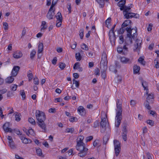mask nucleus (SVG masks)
Listing matches in <instances>:
<instances>
[{
  "mask_svg": "<svg viewBox=\"0 0 159 159\" xmlns=\"http://www.w3.org/2000/svg\"><path fill=\"white\" fill-rule=\"evenodd\" d=\"M116 107H117V111L116 113L115 118V126L118 127L120 124L122 120V106L121 104L120 103L119 99H117L116 101Z\"/></svg>",
  "mask_w": 159,
  "mask_h": 159,
  "instance_id": "f257e3e1",
  "label": "nucleus"
},
{
  "mask_svg": "<svg viewBox=\"0 0 159 159\" xmlns=\"http://www.w3.org/2000/svg\"><path fill=\"white\" fill-rule=\"evenodd\" d=\"M125 30L127 32V37L128 38L129 43H132V39H134L137 36V29L135 27L134 29H131L130 27H126Z\"/></svg>",
  "mask_w": 159,
  "mask_h": 159,
  "instance_id": "f03ea898",
  "label": "nucleus"
},
{
  "mask_svg": "<svg viewBox=\"0 0 159 159\" xmlns=\"http://www.w3.org/2000/svg\"><path fill=\"white\" fill-rule=\"evenodd\" d=\"M132 6H133V5L132 4H130V5L129 10L127 11L125 13H123L125 18L129 19L132 17H134L136 18H139V14L130 12L131 11V8L132 7Z\"/></svg>",
  "mask_w": 159,
  "mask_h": 159,
  "instance_id": "7ed1b4c3",
  "label": "nucleus"
},
{
  "mask_svg": "<svg viewBox=\"0 0 159 159\" xmlns=\"http://www.w3.org/2000/svg\"><path fill=\"white\" fill-rule=\"evenodd\" d=\"M126 0H121L117 3V5L120 7V9L121 11L123 10V13L129 10L130 5L127 6L125 5L126 3Z\"/></svg>",
  "mask_w": 159,
  "mask_h": 159,
  "instance_id": "20e7f679",
  "label": "nucleus"
},
{
  "mask_svg": "<svg viewBox=\"0 0 159 159\" xmlns=\"http://www.w3.org/2000/svg\"><path fill=\"white\" fill-rule=\"evenodd\" d=\"M35 116L38 122L45 121L46 119L45 113L39 110L36 111Z\"/></svg>",
  "mask_w": 159,
  "mask_h": 159,
  "instance_id": "39448f33",
  "label": "nucleus"
},
{
  "mask_svg": "<svg viewBox=\"0 0 159 159\" xmlns=\"http://www.w3.org/2000/svg\"><path fill=\"white\" fill-rule=\"evenodd\" d=\"M114 144L115 155L117 157L120 153L121 150L120 143L118 141L115 140H114Z\"/></svg>",
  "mask_w": 159,
  "mask_h": 159,
  "instance_id": "423d86ee",
  "label": "nucleus"
},
{
  "mask_svg": "<svg viewBox=\"0 0 159 159\" xmlns=\"http://www.w3.org/2000/svg\"><path fill=\"white\" fill-rule=\"evenodd\" d=\"M116 24H114L112 28L110 30L109 33V39L111 42L112 41L115 42V40L116 39V35L114 32V30L115 28Z\"/></svg>",
  "mask_w": 159,
  "mask_h": 159,
  "instance_id": "0eeeda50",
  "label": "nucleus"
},
{
  "mask_svg": "<svg viewBox=\"0 0 159 159\" xmlns=\"http://www.w3.org/2000/svg\"><path fill=\"white\" fill-rule=\"evenodd\" d=\"M107 62V55L106 53L105 52H102V59L101 61L100 64H103L104 66V67L106 68V69H107V67L105 66L106 63Z\"/></svg>",
  "mask_w": 159,
  "mask_h": 159,
  "instance_id": "6e6552de",
  "label": "nucleus"
},
{
  "mask_svg": "<svg viewBox=\"0 0 159 159\" xmlns=\"http://www.w3.org/2000/svg\"><path fill=\"white\" fill-rule=\"evenodd\" d=\"M10 127V123L9 122H6L3 125V129L5 132L11 133L12 130Z\"/></svg>",
  "mask_w": 159,
  "mask_h": 159,
  "instance_id": "1a4fd4ad",
  "label": "nucleus"
},
{
  "mask_svg": "<svg viewBox=\"0 0 159 159\" xmlns=\"http://www.w3.org/2000/svg\"><path fill=\"white\" fill-rule=\"evenodd\" d=\"M106 118H101V121L100 123V126L103 129V131L104 132L106 130V125L107 124Z\"/></svg>",
  "mask_w": 159,
  "mask_h": 159,
  "instance_id": "9d476101",
  "label": "nucleus"
},
{
  "mask_svg": "<svg viewBox=\"0 0 159 159\" xmlns=\"http://www.w3.org/2000/svg\"><path fill=\"white\" fill-rule=\"evenodd\" d=\"M55 10H52L49 9L47 15L46 17L49 20L53 19V17L55 15Z\"/></svg>",
  "mask_w": 159,
  "mask_h": 159,
  "instance_id": "9b49d317",
  "label": "nucleus"
},
{
  "mask_svg": "<svg viewBox=\"0 0 159 159\" xmlns=\"http://www.w3.org/2000/svg\"><path fill=\"white\" fill-rule=\"evenodd\" d=\"M121 62L123 64H130L132 63V61L129 59L123 57H120Z\"/></svg>",
  "mask_w": 159,
  "mask_h": 159,
  "instance_id": "f8f14e48",
  "label": "nucleus"
},
{
  "mask_svg": "<svg viewBox=\"0 0 159 159\" xmlns=\"http://www.w3.org/2000/svg\"><path fill=\"white\" fill-rule=\"evenodd\" d=\"M20 67L18 66H14L12 70L11 75L13 77L16 76L17 75L18 72L20 69Z\"/></svg>",
  "mask_w": 159,
  "mask_h": 159,
  "instance_id": "ddd939ff",
  "label": "nucleus"
},
{
  "mask_svg": "<svg viewBox=\"0 0 159 159\" xmlns=\"http://www.w3.org/2000/svg\"><path fill=\"white\" fill-rule=\"evenodd\" d=\"M44 121H39L37 122V123L39 126L43 130L42 131L44 132H46V125Z\"/></svg>",
  "mask_w": 159,
  "mask_h": 159,
  "instance_id": "4468645a",
  "label": "nucleus"
},
{
  "mask_svg": "<svg viewBox=\"0 0 159 159\" xmlns=\"http://www.w3.org/2000/svg\"><path fill=\"white\" fill-rule=\"evenodd\" d=\"M77 111L79 114L82 116L85 115L86 114L85 110L83 106H79L78 108Z\"/></svg>",
  "mask_w": 159,
  "mask_h": 159,
  "instance_id": "2eb2a0df",
  "label": "nucleus"
},
{
  "mask_svg": "<svg viewBox=\"0 0 159 159\" xmlns=\"http://www.w3.org/2000/svg\"><path fill=\"white\" fill-rule=\"evenodd\" d=\"M76 149L79 151H84L85 148H87L85 147V144H80L78 143V144H77L76 146Z\"/></svg>",
  "mask_w": 159,
  "mask_h": 159,
  "instance_id": "dca6fc26",
  "label": "nucleus"
},
{
  "mask_svg": "<svg viewBox=\"0 0 159 159\" xmlns=\"http://www.w3.org/2000/svg\"><path fill=\"white\" fill-rule=\"evenodd\" d=\"M22 56V54L20 51H17L13 53V57L16 59L20 58Z\"/></svg>",
  "mask_w": 159,
  "mask_h": 159,
  "instance_id": "f3484780",
  "label": "nucleus"
},
{
  "mask_svg": "<svg viewBox=\"0 0 159 159\" xmlns=\"http://www.w3.org/2000/svg\"><path fill=\"white\" fill-rule=\"evenodd\" d=\"M88 150L87 148H85L84 151H80V152L78 153V156L82 157H84L87 155Z\"/></svg>",
  "mask_w": 159,
  "mask_h": 159,
  "instance_id": "a211bd4d",
  "label": "nucleus"
},
{
  "mask_svg": "<svg viewBox=\"0 0 159 159\" xmlns=\"http://www.w3.org/2000/svg\"><path fill=\"white\" fill-rule=\"evenodd\" d=\"M136 44L134 45L135 48L134 49V50L135 51L137 49L139 50L140 48V44L141 43L140 41L138 39L136 40L135 42Z\"/></svg>",
  "mask_w": 159,
  "mask_h": 159,
  "instance_id": "6ab92c4d",
  "label": "nucleus"
},
{
  "mask_svg": "<svg viewBox=\"0 0 159 159\" xmlns=\"http://www.w3.org/2000/svg\"><path fill=\"white\" fill-rule=\"evenodd\" d=\"M142 85L144 89V90H146V94H148V83L146 81H143L142 82Z\"/></svg>",
  "mask_w": 159,
  "mask_h": 159,
  "instance_id": "aec40b11",
  "label": "nucleus"
},
{
  "mask_svg": "<svg viewBox=\"0 0 159 159\" xmlns=\"http://www.w3.org/2000/svg\"><path fill=\"white\" fill-rule=\"evenodd\" d=\"M56 18L57 19V22L59 21L60 22H62V17L61 13L58 12L55 16Z\"/></svg>",
  "mask_w": 159,
  "mask_h": 159,
  "instance_id": "412c9836",
  "label": "nucleus"
},
{
  "mask_svg": "<svg viewBox=\"0 0 159 159\" xmlns=\"http://www.w3.org/2000/svg\"><path fill=\"white\" fill-rule=\"evenodd\" d=\"M20 138L22 140L23 143L25 144L31 143V140L30 139H28L22 136H20Z\"/></svg>",
  "mask_w": 159,
  "mask_h": 159,
  "instance_id": "4be33fe9",
  "label": "nucleus"
},
{
  "mask_svg": "<svg viewBox=\"0 0 159 159\" xmlns=\"http://www.w3.org/2000/svg\"><path fill=\"white\" fill-rule=\"evenodd\" d=\"M80 64L79 62H76L75 63L73 66V69H78L79 71H82L83 69L82 68L80 67Z\"/></svg>",
  "mask_w": 159,
  "mask_h": 159,
  "instance_id": "5701e85b",
  "label": "nucleus"
},
{
  "mask_svg": "<svg viewBox=\"0 0 159 159\" xmlns=\"http://www.w3.org/2000/svg\"><path fill=\"white\" fill-rule=\"evenodd\" d=\"M84 139V138L83 136L81 135L80 136L77 138L76 140L77 144H78L79 143L80 144L84 143L83 142Z\"/></svg>",
  "mask_w": 159,
  "mask_h": 159,
  "instance_id": "b1692460",
  "label": "nucleus"
},
{
  "mask_svg": "<svg viewBox=\"0 0 159 159\" xmlns=\"http://www.w3.org/2000/svg\"><path fill=\"white\" fill-rule=\"evenodd\" d=\"M131 23L132 22L130 20H128L125 21L121 25L122 27L124 26L125 27L127 26L130 25Z\"/></svg>",
  "mask_w": 159,
  "mask_h": 159,
  "instance_id": "393cba45",
  "label": "nucleus"
},
{
  "mask_svg": "<svg viewBox=\"0 0 159 159\" xmlns=\"http://www.w3.org/2000/svg\"><path fill=\"white\" fill-rule=\"evenodd\" d=\"M38 53L39 54L41 53L43 50V44L42 43H40L38 47Z\"/></svg>",
  "mask_w": 159,
  "mask_h": 159,
  "instance_id": "a878e982",
  "label": "nucleus"
},
{
  "mask_svg": "<svg viewBox=\"0 0 159 159\" xmlns=\"http://www.w3.org/2000/svg\"><path fill=\"white\" fill-rule=\"evenodd\" d=\"M134 72V74H137L140 70V67L137 65H134L133 67Z\"/></svg>",
  "mask_w": 159,
  "mask_h": 159,
  "instance_id": "bb28decb",
  "label": "nucleus"
},
{
  "mask_svg": "<svg viewBox=\"0 0 159 159\" xmlns=\"http://www.w3.org/2000/svg\"><path fill=\"white\" fill-rule=\"evenodd\" d=\"M27 133V135L29 136L30 135L34 136L35 134L34 132V130L31 128H30L28 131V132Z\"/></svg>",
  "mask_w": 159,
  "mask_h": 159,
  "instance_id": "cd10ccee",
  "label": "nucleus"
},
{
  "mask_svg": "<svg viewBox=\"0 0 159 159\" xmlns=\"http://www.w3.org/2000/svg\"><path fill=\"white\" fill-rule=\"evenodd\" d=\"M148 95L147 98V100L148 101H150V100H151V101H152V100L153 99L154 97V94L152 93H148V94H146Z\"/></svg>",
  "mask_w": 159,
  "mask_h": 159,
  "instance_id": "c85d7f7f",
  "label": "nucleus"
},
{
  "mask_svg": "<svg viewBox=\"0 0 159 159\" xmlns=\"http://www.w3.org/2000/svg\"><path fill=\"white\" fill-rule=\"evenodd\" d=\"M14 79L12 76L8 77L5 80L6 82L7 83H11L14 81Z\"/></svg>",
  "mask_w": 159,
  "mask_h": 159,
  "instance_id": "c756f323",
  "label": "nucleus"
},
{
  "mask_svg": "<svg viewBox=\"0 0 159 159\" xmlns=\"http://www.w3.org/2000/svg\"><path fill=\"white\" fill-rule=\"evenodd\" d=\"M36 152L38 156L42 157H44V156L43 155L42 150L40 148L36 149Z\"/></svg>",
  "mask_w": 159,
  "mask_h": 159,
  "instance_id": "7c9ffc66",
  "label": "nucleus"
},
{
  "mask_svg": "<svg viewBox=\"0 0 159 159\" xmlns=\"http://www.w3.org/2000/svg\"><path fill=\"white\" fill-rule=\"evenodd\" d=\"M14 115H15V120L17 121H19L20 120V114L18 112H16Z\"/></svg>",
  "mask_w": 159,
  "mask_h": 159,
  "instance_id": "2f4dec72",
  "label": "nucleus"
},
{
  "mask_svg": "<svg viewBox=\"0 0 159 159\" xmlns=\"http://www.w3.org/2000/svg\"><path fill=\"white\" fill-rule=\"evenodd\" d=\"M138 61L143 66H144L145 65V61H144V59L141 57H140L138 59Z\"/></svg>",
  "mask_w": 159,
  "mask_h": 159,
  "instance_id": "473e14b6",
  "label": "nucleus"
},
{
  "mask_svg": "<svg viewBox=\"0 0 159 159\" xmlns=\"http://www.w3.org/2000/svg\"><path fill=\"white\" fill-rule=\"evenodd\" d=\"M20 94L23 100H25V94L24 90H22L20 91Z\"/></svg>",
  "mask_w": 159,
  "mask_h": 159,
  "instance_id": "72a5a7b5",
  "label": "nucleus"
},
{
  "mask_svg": "<svg viewBox=\"0 0 159 159\" xmlns=\"http://www.w3.org/2000/svg\"><path fill=\"white\" fill-rule=\"evenodd\" d=\"M17 85L16 84H12L10 87V89L12 91H15L16 90Z\"/></svg>",
  "mask_w": 159,
  "mask_h": 159,
  "instance_id": "f704fd0d",
  "label": "nucleus"
},
{
  "mask_svg": "<svg viewBox=\"0 0 159 159\" xmlns=\"http://www.w3.org/2000/svg\"><path fill=\"white\" fill-rule=\"evenodd\" d=\"M75 58L77 61H80L82 57L80 54V53H77L75 54Z\"/></svg>",
  "mask_w": 159,
  "mask_h": 159,
  "instance_id": "c9c22d12",
  "label": "nucleus"
},
{
  "mask_svg": "<svg viewBox=\"0 0 159 159\" xmlns=\"http://www.w3.org/2000/svg\"><path fill=\"white\" fill-rule=\"evenodd\" d=\"M36 53V52L35 50H33L30 54V58L33 59Z\"/></svg>",
  "mask_w": 159,
  "mask_h": 159,
  "instance_id": "e433bc0d",
  "label": "nucleus"
},
{
  "mask_svg": "<svg viewBox=\"0 0 159 159\" xmlns=\"http://www.w3.org/2000/svg\"><path fill=\"white\" fill-rule=\"evenodd\" d=\"M123 51L124 50H123V49L122 47L119 46L117 47V51L119 53H120L122 55H124L123 53Z\"/></svg>",
  "mask_w": 159,
  "mask_h": 159,
  "instance_id": "4c0bfd02",
  "label": "nucleus"
},
{
  "mask_svg": "<svg viewBox=\"0 0 159 159\" xmlns=\"http://www.w3.org/2000/svg\"><path fill=\"white\" fill-rule=\"evenodd\" d=\"M81 48L83 49L88 51L89 50V48L88 46L85 43H83L81 45Z\"/></svg>",
  "mask_w": 159,
  "mask_h": 159,
  "instance_id": "58836bf2",
  "label": "nucleus"
},
{
  "mask_svg": "<svg viewBox=\"0 0 159 159\" xmlns=\"http://www.w3.org/2000/svg\"><path fill=\"white\" fill-rule=\"evenodd\" d=\"M144 105L145 107L148 110H150L151 108V107L149 105V102L148 101H146V102L144 103Z\"/></svg>",
  "mask_w": 159,
  "mask_h": 159,
  "instance_id": "ea45409f",
  "label": "nucleus"
},
{
  "mask_svg": "<svg viewBox=\"0 0 159 159\" xmlns=\"http://www.w3.org/2000/svg\"><path fill=\"white\" fill-rule=\"evenodd\" d=\"M154 63L156 68H159V63L158 62V58H157L154 60Z\"/></svg>",
  "mask_w": 159,
  "mask_h": 159,
  "instance_id": "a19ab883",
  "label": "nucleus"
},
{
  "mask_svg": "<svg viewBox=\"0 0 159 159\" xmlns=\"http://www.w3.org/2000/svg\"><path fill=\"white\" fill-rule=\"evenodd\" d=\"M106 70V68L104 67V70L102 72V74H101V76L102 78H103L104 79H105L106 77V73L104 70Z\"/></svg>",
  "mask_w": 159,
  "mask_h": 159,
  "instance_id": "79ce46f5",
  "label": "nucleus"
},
{
  "mask_svg": "<svg viewBox=\"0 0 159 159\" xmlns=\"http://www.w3.org/2000/svg\"><path fill=\"white\" fill-rule=\"evenodd\" d=\"M109 140V138L108 135H105L104 136L103 138V143L105 144H106L107 143V141Z\"/></svg>",
  "mask_w": 159,
  "mask_h": 159,
  "instance_id": "37998d69",
  "label": "nucleus"
},
{
  "mask_svg": "<svg viewBox=\"0 0 159 159\" xmlns=\"http://www.w3.org/2000/svg\"><path fill=\"white\" fill-rule=\"evenodd\" d=\"M57 1H56L55 2H54V0H53L52 2V5H51L50 8H49V9L55 10V8H54V7L56 5V4L57 3Z\"/></svg>",
  "mask_w": 159,
  "mask_h": 159,
  "instance_id": "c03bdc74",
  "label": "nucleus"
},
{
  "mask_svg": "<svg viewBox=\"0 0 159 159\" xmlns=\"http://www.w3.org/2000/svg\"><path fill=\"white\" fill-rule=\"evenodd\" d=\"M125 27L124 26H121V28L119 29V30L118 31V33L119 34H122L124 32L125 29H124Z\"/></svg>",
  "mask_w": 159,
  "mask_h": 159,
  "instance_id": "a18cd8bd",
  "label": "nucleus"
},
{
  "mask_svg": "<svg viewBox=\"0 0 159 159\" xmlns=\"http://www.w3.org/2000/svg\"><path fill=\"white\" fill-rule=\"evenodd\" d=\"M29 121L33 125L35 124L36 123L35 120L32 118H30L28 119Z\"/></svg>",
  "mask_w": 159,
  "mask_h": 159,
  "instance_id": "49530a36",
  "label": "nucleus"
},
{
  "mask_svg": "<svg viewBox=\"0 0 159 159\" xmlns=\"http://www.w3.org/2000/svg\"><path fill=\"white\" fill-rule=\"evenodd\" d=\"M127 134L125 133H122V137L125 141H126L127 140Z\"/></svg>",
  "mask_w": 159,
  "mask_h": 159,
  "instance_id": "de8ad7c7",
  "label": "nucleus"
},
{
  "mask_svg": "<svg viewBox=\"0 0 159 159\" xmlns=\"http://www.w3.org/2000/svg\"><path fill=\"white\" fill-rule=\"evenodd\" d=\"M80 36L81 39H83L84 37V30L83 29L80 30L79 31Z\"/></svg>",
  "mask_w": 159,
  "mask_h": 159,
  "instance_id": "09e8293b",
  "label": "nucleus"
},
{
  "mask_svg": "<svg viewBox=\"0 0 159 159\" xmlns=\"http://www.w3.org/2000/svg\"><path fill=\"white\" fill-rule=\"evenodd\" d=\"M9 143V146L11 148L15 149L16 148V146L14 144V143L13 141L10 142Z\"/></svg>",
  "mask_w": 159,
  "mask_h": 159,
  "instance_id": "8fccbe9b",
  "label": "nucleus"
},
{
  "mask_svg": "<svg viewBox=\"0 0 159 159\" xmlns=\"http://www.w3.org/2000/svg\"><path fill=\"white\" fill-rule=\"evenodd\" d=\"M74 131V129L73 128H67L66 129V131L67 133H72Z\"/></svg>",
  "mask_w": 159,
  "mask_h": 159,
  "instance_id": "3c124183",
  "label": "nucleus"
},
{
  "mask_svg": "<svg viewBox=\"0 0 159 159\" xmlns=\"http://www.w3.org/2000/svg\"><path fill=\"white\" fill-rule=\"evenodd\" d=\"M123 49V53L124 55H125L127 54V52L128 51V49L127 48L126 46L125 45L124 46L123 48H122Z\"/></svg>",
  "mask_w": 159,
  "mask_h": 159,
  "instance_id": "603ef678",
  "label": "nucleus"
},
{
  "mask_svg": "<svg viewBox=\"0 0 159 159\" xmlns=\"http://www.w3.org/2000/svg\"><path fill=\"white\" fill-rule=\"evenodd\" d=\"M34 83L35 85H38L39 84V80L37 77H35L34 79Z\"/></svg>",
  "mask_w": 159,
  "mask_h": 159,
  "instance_id": "864d4df0",
  "label": "nucleus"
},
{
  "mask_svg": "<svg viewBox=\"0 0 159 159\" xmlns=\"http://www.w3.org/2000/svg\"><path fill=\"white\" fill-rule=\"evenodd\" d=\"M66 67V65L64 63H61L59 66V68L62 70H63Z\"/></svg>",
  "mask_w": 159,
  "mask_h": 159,
  "instance_id": "5fc2aeb1",
  "label": "nucleus"
},
{
  "mask_svg": "<svg viewBox=\"0 0 159 159\" xmlns=\"http://www.w3.org/2000/svg\"><path fill=\"white\" fill-rule=\"evenodd\" d=\"M96 1L100 5H103L104 4V1L107 2L108 0H96Z\"/></svg>",
  "mask_w": 159,
  "mask_h": 159,
  "instance_id": "6e6d98bb",
  "label": "nucleus"
},
{
  "mask_svg": "<svg viewBox=\"0 0 159 159\" xmlns=\"http://www.w3.org/2000/svg\"><path fill=\"white\" fill-rule=\"evenodd\" d=\"M73 84H75V86L77 88L80 85L78 81L75 80V79H73Z\"/></svg>",
  "mask_w": 159,
  "mask_h": 159,
  "instance_id": "4d7b16f0",
  "label": "nucleus"
},
{
  "mask_svg": "<svg viewBox=\"0 0 159 159\" xmlns=\"http://www.w3.org/2000/svg\"><path fill=\"white\" fill-rule=\"evenodd\" d=\"M93 137L92 136H90L89 137H87L86 138V142H88L90 141L93 139Z\"/></svg>",
  "mask_w": 159,
  "mask_h": 159,
  "instance_id": "13d9d810",
  "label": "nucleus"
},
{
  "mask_svg": "<svg viewBox=\"0 0 159 159\" xmlns=\"http://www.w3.org/2000/svg\"><path fill=\"white\" fill-rule=\"evenodd\" d=\"M99 124V122L98 120H96L94 122V125L93 127L94 128H96L98 126Z\"/></svg>",
  "mask_w": 159,
  "mask_h": 159,
  "instance_id": "bf43d9fd",
  "label": "nucleus"
},
{
  "mask_svg": "<svg viewBox=\"0 0 159 159\" xmlns=\"http://www.w3.org/2000/svg\"><path fill=\"white\" fill-rule=\"evenodd\" d=\"M3 25L4 27V29L5 30H6L8 29V26L7 23V22H4L3 23Z\"/></svg>",
  "mask_w": 159,
  "mask_h": 159,
  "instance_id": "052dcab7",
  "label": "nucleus"
},
{
  "mask_svg": "<svg viewBox=\"0 0 159 159\" xmlns=\"http://www.w3.org/2000/svg\"><path fill=\"white\" fill-rule=\"evenodd\" d=\"M148 124L151 125L152 126L154 125V122L153 121L151 120H148L147 121Z\"/></svg>",
  "mask_w": 159,
  "mask_h": 159,
  "instance_id": "680f3d73",
  "label": "nucleus"
},
{
  "mask_svg": "<svg viewBox=\"0 0 159 159\" xmlns=\"http://www.w3.org/2000/svg\"><path fill=\"white\" fill-rule=\"evenodd\" d=\"M119 43L120 44H122L124 42V39L122 36H120L119 37Z\"/></svg>",
  "mask_w": 159,
  "mask_h": 159,
  "instance_id": "e2e57ef3",
  "label": "nucleus"
},
{
  "mask_svg": "<svg viewBox=\"0 0 159 159\" xmlns=\"http://www.w3.org/2000/svg\"><path fill=\"white\" fill-rule=\"evenodd\" d=\"M100 70L99 68H97L95 70V74L96 75H99Z\"/></svg>",
  "mask_w": 159,
  "mask_h": 159,
  "instance_id": "0e129e2a",
  "label": "nucleus"
},
{
  "mask_svg": "<svg viewBox=\"0 0 159 159\" xmlns=\"http://www.w3.org/2000/svg\"><path fill=\"white\" fill-rule=\"evenodd\" d=\"M27 76L29 78V80L30 81L33 78V75L32 73H30L27 75Z\"/></svg>",
  "mask_w": 159,
  "mask_h": 159,
  "instance_id": "69168bd1",
  "label": "nucleus"
},
{
  "mask_svg": "<svg viewBox=\"0 0 159 159\" xmlns=\"http://www.w3.org/2000/svg\"><path fill=\"white\" fill-rule=\"evenodd\" d=\"M71 3H68L67 4V5L68 6V7H67V8L69 11V13H70L71 12Z\"/></svg>",
  "mask_w": 159,
  "mask_h": 159,
  "instance_id": "338daca9",
  "label": "nucleus"
},
{
  "mask_svg": "<svg viewBox=\"0 0 159 159\" xmlns=\"http://www.w3.org/2000/svg\"><path fill=\"white\" fill-rule=\"evenodd\" d=\"M147 159H152L151 155L149 152H148L147 153Z\"/></svg>",
  "mask_w": 159,
  "mask_h": 159,
  "instance_id": "774afa93",
  "label": "nucleus"
}]
</instances>
